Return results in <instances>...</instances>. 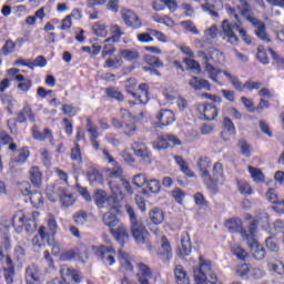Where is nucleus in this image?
<instances>
[{
  "mask_svg": "<svg viewBox=\"0 0 284 284\" xmlns=\"http://www.w3.org/2000/svg\"><path fill=\"white\" fill-rule=\"evenodd\" d=\"M226 10L230 18L233 19V24H230V20H224L222 22V30L224 33L222 37L223 41H226V43H231L232 45H236V43H239V37H236V33H234V30H237L243 41L246 42L247 45H251L252 39L248 37L247 31L242 28L243 22L241 21L236 9L227 7Z\"/></svg>",
  "mask_w": 284,
  "mask_h": 284,
  "instance_id": "nucleus-1",
  "label": "nucleus"
},
{
  "mask_svg": "<svg viewBox=\"0 0 284 284\" xmlns=\"http://www.w3.org/2000/svg\"><path fill=\"white\" fill-rule=\"evenodd\" d=\"M256 232H258V222L252 219L247 227L241 230V236L246 245H248L253 257H255L256 261H263V258H265V248L256 241Z\"/></svg>",
  "mask_w": 284,
  "mask_h": 284,
  "instance_id": "nucleus-2",
  "label": "nucleus"
},
{
  "mask_svg": "<svg viewBox=\"0 0 284 284\" xmlns=\"http://www.w3.org/2000/svg\"><path fill=\"white\" fill-rule=\"evenodd\" d=\"M37 216H39V212L17 211L12 216V226L17 234H22L23 230L27 234H34L37 232Z\"/></svg>",
  "mask_w": 284,
  "mask_h": 284,
  "instance_id": "nucleus-3",
  "label": "nucleus"
},
{
  "mask_svg": "<svg viewBox=\"0 0 284 284\" xmlns=\"http://www.w3.org/2000/svg\"><path fill=\"white\" fill-rule=\"evenodd\" d=\"M124 210L126 214L129 215L130 221V227H131V234L138 245H143L148 242V230L145 229V225L139 217L136 216V213L134 212V207H132L130 204H126L124 206Z\"/></svg>",
  "mask_w": 284,
  "mask_h": 284,
  "instance_id": "nucleus-4",
  "label": "nucleus"
},
{
  "mask_svg": "<svg viewBox=\"0 0 284 284\" xmlns=\"http://www.w3.org/2000/svg\"><path fill=\"white\" fill-rule=\"evenodd\" d=\"M109 186L113 195L108 196V193L103 190H98L93 195V201L100 210L103 207L114 210L119 203L116 196L121 194V187L112 181H109Z\"/></svg>",
  "mask_w": 284,
  "mask_h": 284,
  "instance_id": "nucleus-5",
  "label": "nucleus"
},
{
  "mask_svg": "<svg viewBox=\"0 0 284 284\" xmlns=\"http://www.w3.org/2000/svg\"><path fill=\"white\" fill-rule=\"evenodd\" d=\"M195 43L197 49V59H201L204 65V70L209 74V79H211V81H214V83H219V69L214 67L216 64L207 61V53L205 52V50H203L205 48V43H203L201 40H196Z\"/></svg>",
  "mask_w": 284,
  "mask_h": 284,
  "instance_id": "nucleus-6",
  "label": "nucleus"
},
{
  "mask_svg": "<svg viewBox=\"0 0 284 284\" xmlns=\"http://www.w3.org/2000/svg\"><path fill=\"white\" fill-rule=\"evenodd\" d=\"M60 275H61V277H55L48 284H68L65 278H71V281L74 283H81V281L83 280V276L81 275V273L79 271L68 267L65 265H62L60 267Z\"/></svg>",
  "mask_w": 284,
  "mask_h": 284,
  "instance_id": "nucleus-7",
  "label": "nucleus"
},
{
  "mask_svg": "<svg viewBox=\"0 0 284 284\" xmlns=\"http://www.w3.org/2000/svg\"><path fill=\"white\" fill-rule=\"evenodd\" d=\"M92 252L106 265H114V263H116V260L114 258V256H116V251L110 246H92Z\"/></svg>",
  "mask_w": 284,
  "mask_h": 284,
  "instance_id": "nucleus-8",
  "label": "nucleus"
},
{
  "mask_svg": "<svg viewBox=\"0 0 284 284\" xmlns=\"http://www.w3.org/2000/svg\"><path fill=\"white\" fill-rule=\"evenodd\" d=\"M223 179V164L217 162L213 166V173L210 175V173L206 174V178H204V183L207 185L209 190L211 192H217L219 186L217 183L220 180Z\"/></svg>",
  "mask_w": 284,
  "mask_h": 284,
  "instance_id": "nucleus-9",
  "label": "nucleus"
},
{
  "mask_svg": "<svg viewBox=\"0 0 284 284\" xmlns=\"http://www.w3.org/2000/svg\"><path fill=\"white\" fill-rule=\"evenodd\" d=\"M132 85H136V80L129 79L128 83L125 84V90L133 99H138L140 103H148V97L150 92L148 91V84L141 83L139 85V90L141 92V95H136V93L132 90Z\"/></svg>",
  "mask_w": 284,
  "mask_h": 284,
  "instance_id": "nucleus-10",
  "label": "nucleus"
},
{
  "mask_svg": "<svg viewBox=\"0 0 284 284\" xmlns=\"http://www.w3.org/2000/svg\"><path fill=\"white\" fill-rule=\"evenodd\" d=\"M158 256L162 263H168L172 258V245L165 235L160 237V246L158 248Z\"/></svg>",
  "mask_w": 284,
  "mask_h": 284,
  "instance_id": "nucleus-11",
  "label": "nucleus"
},
{
  "mask_svg": "<svg viewBox=\"0 0 284 284\" xmlns=\"http://www.w3.org/2000/svg\"><path fill=\"white\" fill-rule=\"evenodd\" d=\"M112 236L115 239L118 243H120L121 247H124L125 243L130 241V233L123 223H119L110 230Z\"/></svg>",
  "mask_w": 284,
  "mask_h": 284,
  "instance_id": "nucleus-12",
  "label": "nucleus"
},
{
  "mask_svg": "<svg viewBox=\"0 0 284 284\" xmlns=\"http://www.w3.org/2000/svg\"><path fill=\"white\" fill-rule=\"evenodd\" d=\"M122 19L125 26H128V28H132L133 30H139L143 27L141 18H139V16L130 9L122 11Z\"/></svg>",
  "mask_w": 284,
  "mask_h": 284,
  "instance_id": "nucleus-13",
  "label": "nucleus"
},
{
  "mask_svg": "<svg viewBox=\"0 0 284 284\" xmlns=\"http://www.w3.org/2000/svg\"><path fill=\"white\" fill-rule=\"evenodd\" d=\"M59 230V224H57V219L54 215L49 214L47 219V231L45 226L39 229V234L41 239H47V236H54Z\"/></svg>",
  "mask_w": 284,
  "mask_h": 284,
  "instance_id": "nucleus-14",
  "label": "nucleus"
},
{
  "mask_svg": "<svg viewBox=\"0 0 284 284\" xmlns=\"http://www.w3.org/2000/svg\"><path fill=\"white\" fill-rule=\"evenodd\" d=\"M176 254L179 258H185L192 254V240H190V233H182L181 246L178 248Z\"/></svg>",
  "mask_w": 284,
  "mask_h": 284,
  "instance_id": "nucleus-15",
  "label": "nucleus"
},
{
  "mask_svg": "<svg viewBox=\"0 0 284 284\" xmlns=\"http://www.w3.org/2000/svg\"><path fill=\"white\" fill-rule=\"evenodd\" d=\"M158 121L160 122L161 128L172 125L176 121V115L170 109H162L156 115Z\"/></svg>",
  "mask_w": 284,
  "mask_h": 284,
  "instance_id": "nucleus-16",
  "label": "nucleus"
},
{
  "mask_svg": "<svg viewBox=\"0 0 284 284\" xmlns=\"http://www.w3.org/2000/svg\"><path fill=\"white\" fill-rule=\"evenodd\" d=\"M206 53V59L209 63H212L213 65H221L223 61H225V55H223V52L216 48H209L205 50L203 49Z\"/></svg>",
  "mask_w": 284,
  "mask_h": 284,
  "instance_id": "nucleus-17",
  "label": "nucleus"
},
{
  "mask_svg": "<svg viewBox=\"0 0 284 284\" xmlns=\"http://www.w3.org/2000/svg\"><path fill=\"white\" fill-rule=\"evenodd\" d=\"M118 257L120 262V270L122 272H132V270H134V264L132 263L133 258L129 255L128 252L119 250Z\"/></svg>",
  "mask_w": 284,
  "mask_h": 284,
  "instance_id": "nucleus-18",
  "label": "nucleus"
},
{
  "mask_svg": "<svg viewBox=\"0 0 284 284\" xmlns=\"http://www.w3.org/2000/svg\"><path fill=\"white\" fill-rule=\"evenodd\" d=\"M26 283L27 284H41V272L34 264L29 265L26 270Z\"/></svg>",
  "mask_w": 284,
  "mask_h": 284,
  "instance_id": "nucleus-19",
  "label": "nucleus"
},
{
  "mask_svg": "<svg viewBox=\"0 0 284 284\" xmlns=\"http://www.w3.org/2000/svg\"><path fill=\"white\" fill-rule=\"evenodd\" d=\"M199 111L202 112L204 121H214L219 116V109L213 103H206L199 106Z\"/></svg>",
  "mask_w": 284,
  "mask_h": 284,
  "instance_id": "nucleus-20",
  "label": "nucleus"
},
{
  "mask_svg": "<svg viewBox=\"0 0 284 284\" xmlns=\"http://www.w3.org/2000/svg\"><path fill=\"white\" fill-rule=\"evenodd\" d=\"M223 1L221 0H205L202 4V10L209 12L211 17H219V10H222Z\"/></svg>",
  "mask_w": 284,
  "mask_h": 284,
  "instance_id": "nucleus-21",
  "label": "nucleus"
},
{
  "mask_svg": "<svg viewBox=\"0 0 284 284\" xmlns=\"http://www.w3.org/2000/svg\"><path fill=\"white\" fill-rule=\"evenodd\" d=\"M32 136L36 139V141H48L51 145H54V139L52 138V130L50 129H44L43 132L39 131V128L34 125L31 129Z\"/></svg>",
  "mask_w": 284,
  "mask_h": 284,
  "instance_id": "nucleus-22",
  "label": "nucleus"
},
{
  "mask_svg": "<svg viewBox=\"0 0 284 284\" xmlns=\"http://www.w3.org/2000/svg\"><path fill=\"white\" fill-rule=\"evenodd\" d=\"M253 24L254 28H256L255 30V34L258 39H261L262 41H264V43H270V41H272V39H270V36H267V27L264 24L263 21L261 20H253V22L251 23Z\"/></svg>",
  "mask_w": 284,
  "mask_h": 284,
  "instance_id": "nucleus-23",
  "label": "nucleus"
},
{
  "mask_svg": "<svg viewBox=\"0 0 284 284\" xmlns=\"http://www.w3.org/2000/svg\"><path fill=\"white\" fill-rule=\"evenodd\" d=\"M237 10L248 23H254V21L257 20V18H254L252 14H254V10H252V4L250 2H242L237 6Z\"/></svg>",
  "mask_w": 284,
  "mask_h": 284,
  "instance_id": "nucleus-24",
  "label": "nucleus"
},
{
  "mask_svg": "<svg viewBox=\"0 0 284 284\" xmlns=\"http://www.w3.org/2000/svg\"><path fill=\"white\" fill-rule=\"evenodd\" d=\"M223 126L226 131H222L221 136L224 141H230V135L234 136V134H236V126H234V122L227 116L223 120Z\"/></svg>",
  "mask_w": 284,
  "mask_h": 284,
  "instance_id": "nucleus-25",
  "label": "nucleus"
},
{
  "mask_svg": "<svg viewBox=\"0 0 284 284\" xmlns=\"http://www.w3.org/2000/svg\"><path fill=\"white\" fill-rule=\"evenodd\" d=\"M190 88H192L195 91L199 90H211L210 81L205 79H201L196 75H194L190 81H189Z\"/></svg>",
  "mask_w": 284,
  "mask_h": 284,
  "instance_id": "nucleus-26",
  "label": "nucleus"
},
{
  "mask_svg": "<svg viewBox=\"0 0 284 284\" xmlns=\"http://www.w3.org/2000/svg\"><path fill=\"white\" fill-rule=\"evenodd\" d=\"M149 219L154 226L161 225V223L165 221V213L163 212V210L154 207L149 212Z\"/></svg>",
  "mask_w": 284,
  "mask_h": 284,
  "instance_id": "nucleus-27",
  "label": "nucleus"
},
{
  "mask_svg": "<svg viewBox=\"0 0 284 284\" xmlns=\"http://www.w3.org/2000/svg\"><path fill=\"white\" fill-rule=\"evenodd\" d=\"M29 174L33 187H41L43 183V173H41V170L38 166H33L30 169Z\"/></svg>",
  "mask_w": 284,
  "mask_h": 284,
  "instance_id": "nucleus-28",
  "label": "nucleus"
},
{
  "mask_svg": "<svg viewBox=\"0 0 284 284\" xmlns=\"http://www.w3.org/2000/svg\"><path fill=\"white\" fill-rule=\"evenodd\" d=\"M31 121L34 123V113H32V108L30 105H24L23 109L18 113L17 122L18 123H26V121Z\"/></svg>",
  "mask_w": 284,
  "mask_h": 284,
  "instance_id": "nucleus-29",
  "label": "nucleus"
},
{
  "mask_svg": "<svg viewBox=\"0 0 284 284\" xmlns=\"http://www.w3.org/2000/svg\"><path fill=\"white\" fill-rule=\"evenodd\" d=\"M58 196L60 197L62 207H70V205H74V195L72 193H68L65 189H59Z\"/></svg>",
  "mask_w": 284,
  "mask_h": 284,
  "instance_id": "nucleus-30",
  "label": "nucleus"
},
{
  "mask_svg": "<svg viewBox=\"0 0 284 284\" xmlns=\"http://www.w3.org/2000/svg\"><path fill=\"white\" fill-rule=\"evenodd\" d=\"M132 150L135 156H139L142 161H148V159H150V153L148 152L145 144L135 142L132 146Z\"/></svg>",
  "mask_w": 284,
  "mask_h": 284,
  "instance_id": "nucleus-31",
  "label": "nucleus"
},
{
  "mask_svg": "<svg viewBox=\"0 0 284 284\" xmlns=\"http://www.w3.org/2000/svg\"><path fill=\"white\" fill-rule=\"evenodd\" d=\"M174 276L178 284H190V277H187V272L182 265H176L174 270Z\"/></svg>",
  "mask_w": 284,
  "mask_h": 284,
  "instance_id": "nucleus-32",
  "label": "nucleus"
},
{
  "mask_svg": "<svg viewBox=\"0 0 284 284\" xmlns=\"http://www.w3.org/2000/svg\"><path fill=\"white\" fill-rule=\"evenodd\" d=\"M102 221L103 224L106 225V227H110V231L121 223V221L116 219V215L112 214L111 212L104 213L102 216Z\"/></svg>",
  "mask_w": 284,
  "mask_h": 284,
  "instance_id": "nucleus-33",
  "label": "nucleus"
},
{
  "mask_svg": "<svg viewBox=\"0 0 284 284\" xmlns=\"http://www.w3.org/2000/svg\"><path fill=\"white\" fill-rule=\"evenodd\" d=\"M197 168H199V170L201 172L202 179L205 181V178L209 174L207 169L212 168V162L207 158H200L197 160Z\"/></svg>",
  "mask_w": 284,
  "mask_h": 284,
  "instance_id": "nucleus-34",
  "label": "nucleus"
},
{
  "mask_svg": "<svg viewBox=\"0 0 284 284\" xmlns=\"http://www.w3.org/2000/svg\"><path fill=\"white\" fill-rule=\"evenodd\" d=\"M111 38H108L104 40V43H110V41H113L114 43H119V41H121V37H123V34H125V32H123V30H121V27H119L118 24H114L111 28Z\"/></svg>",
  "mask_w": 284,
  "mask_h": 284,
  "instance_id": "nucleus-35",
  "label": "nucleus"
},
{
  "mask_svg": "<svg viewBox=\"0 0 284 284\" xmlns=\"http://www.w3.org/2000/svg\"><path fill=\"white\" fill-rule=\"evenodd\" d=\"M175 163L180 166L181 172H183V174H185L186 176H194V172H192V170H190V166H187V163L185 162V160L183 159V156L181 155H175L174 156Z\"/></svg>",
  "mask_w": 284,
  "mask_h": 284,
  "instance_id": "nucleus-36",
  "label": "nucleus"
},
{
  "mask_svg": "<svg viewBox=\"0 0 284 284\" xmlns=\"http://www.w3.org/2000/svg\"><path fill=\"white\" fill-rule=\"evenodd\" d=\"M138 281H141V278H146V281H149V278H152V270L150 268V266L143 263H138Z\"/></svg>",
  "mask_w": 284,
  "mask_h": 284,
  "instance_id": "nucleus-37",
  "label": "nucleus"
},
{
  "mask_svg": "<svg viewBox=\"0 0 284 284\" xmlns=\"http://www.w3.org/2000/svg\"><path fill=\"white\" fill-rule=\"evenodd\" d=\"M120 57L125 61H136L139 59V51L132 49H120Z\"/></svg>",
  "mask_w": 284,
  "mask_h": 284,
  "instance_id": "nucleus-38",
  "label": "nucleus"
},
{
  "mask_svg": "<svg viewBox=\"0 0 284 284\" xmlns=\"http://www.w3.org/2000/svg\"><path fill=\"white\" fill-rule=\"evenodd\" d=\"M231 252L239 261H245L250 254H247V251H245L243 247H241L239 244L231 245Z\"/></svg>",
  "mask_w": 284,
  "mask_h": 284,
  "instance_id": "nucleus-39",
  "label": "nucleus"
},
{
  "mask_svg": "<svg viewBox=\"0 0 284 284\" xmlns=\"http://www.w3.org/2000/svg\"><path fill=\"white\" fill-rule=\"evenodd\" d=\"M16 81H19L18 90H21L22 92H28L32 88V81L26 79V77L21 74L16 75Z\"/></svg>",
  "mask_w": 284,
  "mask_h": 284,
  "instance_id": "nucleus-40",
  "label": "nucleus"
},
{
  "mask_svg": "<svg viewBox=\"0 0 284 284\" xmlns=\"http://www.w3.org/2000/svg\"><path fill=\"white\" fill-rule=\"evenodd\" d=\"M184 63L186 64L187 69L191 70L193 74H199L201 72V63L192 58H185Z\"/></svg>",
  "mask_w": 284,
  "mask_h": 284,
  "instance_id": "nucleus-41",
  "label": "nucleus"
},
{
  "mask_svg": "<svg viewBox=\"0 0 284 284\" xmlns=\"http://www.w3.org/2000/svg\"><path fill=\"white\" fill-rule=\"evenodd\" d=\"M248 172L255 183H263V181H265V175L263 174L262 170L254 166H248Z\"/></svg>",
  "mask_w": 284,
  "mask_h": 284,
  "instance_id": "nucleus-42",
  "label": "nucleus"
},
{
  "mask_svg": "<svg viewBox=\"0 0 284 284\" xmlns=\"http://www.w3.org/2000/svg\"><path fill=\"white\" fill-rule=\"evenodd\" d=\"M105 94L109 99H115V101H125L123 93L115 88H106Z\"/></svg>",
  "mask_w": 284,
  "mask_h": 284,
  "instance_id": "nucleus-43",
  "label": "nucleus"
},
{
  "mask_svg": "<svg viewBox=\"0 0 284 284\" xmlns=\"http://www.w3.org/2000/svg\"><path fill=\"white\" fill-rule=\"evenodd\" d=\"M29 156H30V151L28 150V148H22L19 150L18 156L13 158V161L19 165H23V163L28 161Z\"/></svg>",
  "mask_w": 284,
  "mask_h": 284,
  "instance_id": "nucleus-44",
  "label": "nucleus"
},
{
  "mask_svg": "<svg viewBox=\"0 0 284 284\" xmlns=\"http://www.w3.org/2000/svg\"><path fill=\"white\" fill-rule=\"evenodd\" d=\"M243 222L240 219H232L225 222V227H227L229 232H239Z\"/></svg>",
  "mask_w": 284,
  "mask_h": 284,
  "instance_id": "nucleus-45",
  "label": "nucleus"
},
{
  "mask_svg": "<svg viewBox=\"0 0 284 284\" xmlns=\"http://www.w3.org/2000/svg\"><path fill=\"white\" fill-rule=\"evenodd\" d=\"M87 132L90 136V140L92 139H99V130L97 129V125L92 122V119H87Z\"/></svg>",
  "mask_w": 284,
  "mask_h": 284,
  "instance_id": "nucleus-46",
  "label": "nucleus"
},
{
  "mask_svg": "<svg viewBox=\"0 0 284 284\" xmlns=\"http://www.w3.org/2000/svg\"><path fill=\"white\" fill-rule=\"evenodd\" d=\"M27 65L30 70H34V68H45V65H48V60H45L43 55H39L32 62L29 61Z\"/></svg>",
  "mask_w": 284,
  "mask_h": 284,
  "instance_id": "nucleus-47",
  "label": "nucleus"
},
{
  "mask_svg": "<svg viewBox=\"0 0 284 284\" xmlns=\"http://www.w3.org/2000/svg\"><path fill=\"white\" fill-rule=\"evenodd\" d=\"M154 150H168L170 142H168L166 135H161L156 141L153 142Z\"/></svg>",
  "mask_w": 284,
  "mask_h": 284,
  "instance_id": "nucleus-48",
  "label": "nucleus"
},
{
  "mask_svg": "<svg viewBox=\"0 0 284 284\" xmlns=\"http://www.w3.org/2000/svg\"><path fill=\"white\" fill-rule=\"evenodd\" d=\"M122 130H124V134H126V136H134V132H136V125L132 120L123 121Z\"/></svg>",
  "mask_w": 284,
  "mask_h": 284,
  "instance_id": "nucleus-49",
  "label": "nucleus"
},
{
  "mask_svg": "<svg viewBox=\"0 0 284 284\" xmlns=\"http://www.w3.org/2000/svg\"><path fill=\"white\" fill-rule=\"evenodd\" d=\"M30 201L33 204V207H41L43 205V195L39 191L31 192Z\"/></svg>",
  "mask_w": 284,
  "mask_h": 284,
  "instance_id": "nucleus-50",
  "label": "nucleus"
},
{
  "mask_svg": "<svg viewBox=\"0 0 284 284\" xmlns=\"http://www.w3.org/2000/svg\"><path fill=\"white\" fill-rule=\"evenodd\" d=\"M239 148H240L241 154H243V156H246V159H250V156H252V145H250V143H247V141L240 140Z\"/></svg>",
  "mask_w": 284,
  "mask_h": 284,
  "instance_id": "nucleus-51",
  "label": "nucleus"
},
{
  "mask_svg": "<svg viewBox=\"0 0 284 284\" xmlns=\"http://www.w3.org/2000/svg\"><path fill=\"white\" fill-rule=\"evenodd\" d=\"M108 179H123V169L121 166H114L113 169L106 170Z\"/></svg>",
  "mask_w": 284,
  "mask_h": 284,
  "instance_id": "nucleus-52",
  "label": "nucleus"
},
{
  "mask_svg": "<svg viewBox=\"0 0 284 284\" xmlns=\"http://www.w3.org/2000/svg\"><path fill=\"white\" fill-rule=\"evenodd\" d=\"M73 221L75 225H85L88 222V213H85V211H78L73 214Z\"/></svg>",
  "mask_w": 284,
  "mask_h": 284,
  "instance_id": "nucleus-53",
  "label": "nucleus"
},
{
  "mask_svg": "<svg viewBox=\"0 0 284 284\" xmlns=\"http://www.w3.org/2000/svg\"><path fill=\"white\" fill-rule=\"evenodd\" d=\"M265 245L270 252H278L281 247L278 246V240L276 237L270 236L265 240Z\"/></svg>",
  "mask_w": 284,
  "mask_h": 284,
  "instance_id": "nucleus-54",
  "label": "nucleus"
},
{
  "mask_svg": "<svg viewBox=\"0 0 284 284\" xmlns=\"http://www.w3.org/2000/svg\"><path fill=\"white\" fill-rule=\"evenodd\" d=\"M71 159L75 161V163H83V156L81 155V146L79 143H75L74 148L71 149Z\"/></svg>",
  "mask_w": 284,
  "mask_h": 284,
  "instance_id": "nucleus-55",
  "label": "nucleus"
},
{
  "mask_svg": "<svg viewBox=\"0 0 284 284\" xmlns=\"http://www.w3.org/2000/svg\"><path fill=\"white\" fill-rule=\"evenodd\" d=\"M153 21L155 23H162L163 26H166L168 28H172L174 26V20L168 16H154Z\"/></svg>",
  "mask_w": 284,
  "mask_h": 284,
  "instance_id": "nucleus-56",
  "label": "nucleus"
},
{
  "mask_svg": "<svg viewBox=\"0 0 284 284\" xmlns=\"http://www.w3.org/2000/svg\"><path fill=\"white\" fill-rule=\"evenodd\" d=\"M256 58L260 63H263V65H267L270 63V58L267 57V52H265V48H263V45L257 47Z\"/></svg>",
  "mask_w": 284,
  "mask_h": 284,
  "instance_id": "nucleus-57",
  "label": "nucleus"
},
{
  "mask_svg": "<svg viewBox=\"0 0 284 284\" xmlns=\"http://www.w3.org/2000/svg\"><path fill=\"white\" fill-rule=\"evenodd\" d=\"M235 274L240 278H246L250 275V265L247 264L237 265L235 268Z\"/></svg>",
  "mask_w": 284,
  "mask_h": 284,
  "instance_id": "nucleus-58",
  "label": "nucleus"
},
{
  "mask_svg": "<svg viewBox=\"0 0 284 284\" xmlns=\"http://www.w3.org/2000/svg\"><path fill=\"white\" fill-rule=\"evenodd\" d=\"M105 44L103 45L101 57L105 59V57H112L114 52H116V47L114 44L104 42Z\"/></svg>",
  "mask_w": 284,
  "mask_h": 284,
  "instance_id": "nucleus-59",
  "label": "nucleus"
},
{
  "mask_svg": "<svg viewBox=\"0 0 284 284\" xmlns=\"http://www.w3.org/2000/svg\"><path fill=\"white\" fill-rule=\"evenodd\" d=\"M92 30L97 37H106L108 29H105V24H101V22H95L92 27Z\"/></svg>",
  "mask_w": 284,
  "mask_h": 284,
  "instance_id": "nucleus-60",
  "label": "nucleus"
},
{
  "mask_svg": "<svg viewBox=\"0 0 284 284\" xmlns=\"http://www.w3.org/2000/svg\"><path fill=\"white\" fill-rule=\"evenodd\" d=\"M121 65H123V60L121 58L106 59L104 62V68H114L115 70H119Z\"/></svg>",
  "mask_w": 284,
  "mask_h": 284,
  "instance_id": "nucleus-61",
  "label": "nucleus"
},
{
  "mask_svg": "<svg viewBox=\"0 0 284 284\" xmlns=\"http://www.w3.org/2000/svg\"><path fill=\"white\" fill-rule=\"evenodd\" d=\"M146 185L153 194H159L161 192V182L159 180H150L149 182L146 181Z\"/></svg>",
  "mask_w": 284,
  "mask_h": 284,
  "instance_id": "nucleus-62",
  "label": "nucleus"
},
{
  "mask_svg": "<svg viewBox=\"0 0 284 284\" xmlns=\"http://www.w3.org/2000/svg\"><path fill=\"white\" fill-rule=\"evenodd\" d=\"M237 190L242 194H247V195L252 194V186H250V183L245 181L237 182Z\"/></svg>",
  "mask_w": 284,
  "mask_h": 284,
  "instance_id": "nucleus-63",
  "label": "nucleus"
},
{
  "mask_svg": "<svg viewBox=\"0 0 284 284\" xmlns=\"http://www.w3.org/2000/svg\"><path fill=\"white\" fill-rule=\"evenodd\" d=\"M6 283L13 284L14 283V267H4L3 271Z\"/></svg>",
  "mask_w": 284,
  "mask_h": 284,
  "instance_id": "nucleus-64",
  "label": "nucleus"
}]
</instances>
